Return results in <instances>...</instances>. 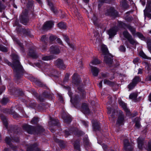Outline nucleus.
Returning a JSON list of instances; mask_svg holds the SVG:
<instances>
[{
    "instance_id": "6e6d98bb",
    "label": "nucleus",
    "mask_w": 151,
    "mask_h": 151,
    "mask_svg": "<svg viewBox=\"0 0 151 151\" xmlns=\"http://www.w3.org/2000/svg\"><path fill=\"white\" fill-rule=\"evenodd\" d=\"M147 149L149 151H151V142H149L148 143Z\"/></svg>"
},
{
    "instance_id": "20e7f679",
    "label": "nucleus",
    "mask_w": 151,
    "mask_h": 151,
    "mask_svg": "<svg viewBox=\"0 0 151 151\" xmlns=\"http://www.w3.org/2000/svg\"><path fill=\"white\" fill-rule=\"evenodd\" d=\"M133 149L132 143L129 142L128 140L125 139L124 141V150L125 151H131Z\"/></svg>"
},
{
    "instance_id": "39448f33",
    "label": "nucleus",
    "mask_w": 151,
    "mask_h": 151,
    "mask_svg": "<svg viewBox=\"0 0 151 151\" xmlns=\"http://www.w3.org/2000/svg\"><path fill=\"white\" fill-rule=\"evenodd\" d=\"M65 88L68 91V93L70 98V101L74 105L76 103L77 101L78 97L76 96L75 98H73L71 96L72 93L70 91V88L69 86H65Z\"/></svg>"
},
{
    "instance_id": "c9c22d12",
    "label": "nucleus",
    "mask_w": 151,
    "mask_h": 151,
    "mask_svg": "<svg viewBox=\"0 0 151 151\" xmlns=\"http://www.w3.org/2000/svg\"><path fill=\"white\" fill-rule=\"evenodd\" d=\"M58 26L60 28L65 29L66 28V24L63 22H61L58 24Z\"/></svg>"
},
{
    "instance_id": "7c9ffc66",
    "label": "nucleus",
    "mask_w": 151,
    "mask_h": 151,
    "mask_svg": "<svg viewBox=\"0 0 151 151\" xmlns=\"http://www.w3.org/2000/svg\"><path fill=\"white\" fill-rule=\"evenodd\" d=\"M74 148L77 150L80 151V148L79 142L78 141H76L73 143Z\"/></svg>"
},
{
    "instance_id": "4c0bfd02",
    "label": "nucleus",
    "mask_w": 151,
    "mask_h": 151,
    "mask_svg": "<svg viewBox=\"0 0 151 151\" xmlns=\"http://www.w3.org/2000/svg\"><path fill=\"white\" fill-rule=\"evenodd\" d=\"M38 118L37 117H34L31 120V123L32 124H37L38 122Z\"/></svg>"
},
{
    "instance_id": "f704fd0d",
    "label": "nucleus",
    "mask_w": 151,
    "mask_h": 151,
    "mask_svg": "<svg viewBox=\"0 0 151 151\" xmlns=\"http://www.w3.org/2000/svg\"><path fill=\"white\" fill-rule=\"evenodd\" d=\"M5 141L7 144L9 145L11 147H12L11 145L12 139L10 138L6 137V138Z\"/></svg>"
},
{
    "instance_id": "79ce46f5",
    "label": "nucleus",
    "mask_w": 151,
    "mask_h": 151,
    "mask_svg": "<svg viewBox=\"0 0 151 151\" xmlns=\"http://www.w3.org/2000/svg\"><path fill=\"white\" fill-rule=\"evenodd\" d=\"M135 85L134 84V83H133V82H132V83L129 84L128 86V88H129V90H131L135 86Z\"/></svg>"
},
{
    "instance_id": "37998d69",
    "label": "nucleus",
    "mask_w": 151,
    "mask_h": 151,
    "mask_svg": "<svg viewBox=\"0 0 151 151\" xmlns=\"http://www.w3.org/2000/svg\"><path fill=\"white\" fill-rule=\"evenodd\" d=\"M48 37V36L47 35H43L42 36L41 38V40L44 42H45V41L47 40Z\"/></svg>"
},
{
    "instance_id": "09e8293b",
    "label": "nucleus",
    "mask_w": 151,
    "mask_h": 151,
    "mask_svg": "<svg viewBox=\"0 0 151 151\" xmlns=\"http://www.w3.org/2000/svg\"><path fill=\"white\" fill-rule=\"evenodd\" d=\"M8 101V99L7 98H4L2 100L1 102L2 104H5Z\"/></svg>"
},
{
    "instance_id": "2eb2a0df",
    "label": "nucleus",
    "mask_w": 151,
    "mask_h": 151,
    "mask_svg": "<svg viewBox=\"0 0 151 151\" xmlns=\"http://www.w3.org/2000/svg\"><path fill=\"white\" fill-rule=\"evenodd\" d=\"M93 124V128L95 131L99 130L100 129V125L99 122L96 120H93L92 121Z\"/></svg>"
},
{
    "instance_id": "b1692460",
    "label": "nucleus",
    "mask_w": 151,
    "mask_h": 151,
    "mask_svg": "<svg viewBox=\"0 0 151 151\" xmlns=\"http://www.w3.org/2000/svg\"><path fill=\"white\" fill-rule=\"evenodd\" d=\"M138 96L137 93H131L129 96V98L133 100L134 101L136 102L137 101V98Z\"/></svg>"
},
{
    "instance_id": "774afa93",
    "label": "nucleus",
    "mask_w": 151,
    "mask_h": 151,
    "mask_svg": "<svg viewBox=\"0 0 151 151\" xmlns=\"http://www.w3.org/2000/svg\"><path fill=\"white\" fill-rule=\"evenodd\" d=\"M57 42L58 43H59L60 44H62V41L60 39H59V38L57 39Z\"/></svg>"
},
{
    "instance_id": "cd10ccee",
    "label": "nucleus",
    "mask_w": 151,
    "mask_h": 151,
    "mask_svg": "<svg viewBox=\"0 0 151 151\" xmlns=\"http://www.w3.org/2000/svg\"><path fill=\"white\" fill-rule=\"evenodd\" d=\"M48 5L50 7L51 10L54 13L56 14L57 13V10H55L53 7L52 4L49 0H47Z\"/></svg>"
},
{
    "instance_id": "412c9836",
    "label": "nucleus",
    "mask_w": 151,
    "mask_h": 151,
    "mask_svg": "<svg viewBox=\"0 0 151 151\" xmlns=\"http://www.w3.org/2000/svg\"><path fill=\"white\" fill-rule=\"evenodd\" d=\"M84 142L85 144V145L87 150L91 148V144L89 142L87 137H86L85 139L84 140Z\"/></svg>"
},
{
    "instance_id": "4be33fe9",
    "label": "nucleus",
    "mask_w": 151,
    "mask_h": 151,
    "mask_svg": "<svg viewBox=\"0 0 151 151\" xmlns=\"http://www.w3.org/2000/svg\"><path fill=\"white\" fill-rule=\"evenodd\" d=\"M143 140V139L140 137H139L137 139L138 147L139 149H142V148Z\"/></svg>"
},
{
    "instance_id": "dca6fc26",
    "label": "nucleus",
    "mask_w": 151,
    "mask_h": 151,
    "mask_svg": "<svg viewBox=\"0 0 151 151\" xmlns=\"http://www.w3.org/2000/svg\"><path fill=\"white\" fill-rule=\"evenodd\" d=\"M38 145L37 143H36L28 147L27 148V151H40V150L37 147Z\"/></svg>"
},
{
    "instance_id": "603ef678",
    "label": "nucleus",
    "mask_w": 151,
    "mask_h": 151,
    "mask_svg": "<svg viewBox=\"0 0 151 151\" xmlns=\"http://www.w3.org/2000/svg\"><path fill=\"white\" fill-rule=\"evenodd\" d=\"M69 131H70L69 129L68 130H65V137H68L70 135V133Z\"/></svg>"
},
{
    "instance_id": "8fccbe9b",
    "label": "nucleus",
    "mask_w": 151,
    "mask_h": 151,
    "mask_svg": "<svg viewBox=\"0 0 151 151\" xmlns=\"http://www.w3.org/2000/svg\"><path fill=\"white\" fill-rule=\"evenodd\" d=\"M56 39V37L53 35H51L50 37L49 40L50 41H52Z\"/></svg>"
},
{
    "instance_id": "5701e85b",
    "label": "nucleus",
    "mask_w": 151,
    "mask_h": 151,
    "mask_svg": "<svg viewBox=\"0 0 151 151\" xmlns=\"http://www.w3.org/2000/svg\"><path fill=\"white\" fill-rule=\"evenodd\" d=\"M118 102L120 105L123 109L127 112L129 111L127 108L126 104L124 102L120 99H119Z\"/></svg>"
},
{
    "instance_id": "f257e3e1",
    "label": "nucleus",
    "mask_w": 151,
    "mask_h": 151,
    "mask_svg": "<svg viewBox=\"0 0 151 151\" xmlns=\"http://www.w3.org/2000/svg\"><path fill=\"white\" fill-rule=\"evenodd\" d=\"M24 128L30 134H38L43 132L44 129L41 126H38L36 127L27 124L24 126Z\"/></svg>"
},
{
    "instance_id": "f03ea898",
    "label": "nucleus",
    "mask_w": 151,
    "mask_h": 151,
    "mask_svg": "<svg viewBox=\"0 0 151 151\" xmlns=\"http://www.w3.org/2000/svg\"><path fill=\"white\" fill-rule=\"evenodd\" d=\"M101 50L104 56V61L109 65H111L113 62V56L109 53L108 49L105 45H102Z\"/></svg>"
},
{
    "instance_id": "4468645a",
    "label": "nucleus",
    "mask_w": 151,
    "mask_h": 151,
    "mask_svg": "<svg viewBox=\"0 0 151 151\" xmlns=\"http://www.w3.org/2000/svg\"><path fill=\"white\" fill-rule=\"evenodd\" d=\"M50 51L51 53L54 54H57L60 52V50L56 46H52L50 49Z\"/></svg>"
},
{
    "instance_id": "58836bf2",
    "label": "nucleus",
    "mask_w": 151,
    "mask_h": 151,
    "mask_svg": "<svg viewBox=\"0 0 151 151\" xmlns=\"http://www.w3.org/2000/svg\"><path fill=\"white\" fill-rule=\"evenodd\" d=\"M100 62L98 59H94L91 62V63L92 65H97L99 64Z\"/></svg>"
},
{
    "instance_id": "338daca9",
    "label": "nucleus",
    "mask_w": 151,
    "mask_h": 151,
    "mask_svg": "<svg viewBox=\"0 0 151 151\" xmlns=\"http://www.w3.org/2000/svg\"><path fill=\"white\" fill-rule=\"evenodd\" d=\"M12 139L14 140V141L15 142H18L19 141V138L18 137L15 138L14 139L12 138Z\"/></svg>"
},
{
    "instance_id": "e433bc0d",
    "label": "nucleus",
    "mask_w": 151,
    "mask_h": 151,
    "mask_svg": "<svg viewBox=\"0 0 151 151\" xmlns=\"http://www.w3.org/2000/svg\"><path fill=\"white\" fill-rule=\"evenodd\" d=\"M147 42L148 49L150 52H151V41L150 39H149L147 40Z\"/></svg>"
},
{
    "instance_id": "f3484780",
    "label": "nucleus",
    "mask_w": 151,
    "mask_h": 151,
    "mask_svg": "<svg viewBox=\"0 0 151 151\" xmlns=\"http://www.w3.org/2000/svg\"><path fill=\"white\" fill-rule=\"evenodd\" d=\"M90 66L91 68V71L93 75L94 76H98L99 72V69L96 67H93L91 65H90Z\"/></svg>"
},
{
    "instance_id": "c756f323",
    "label": "nucleus",
    "mask_w": 151,
    "mask_h": 151,
    "mask_svg": "<svg viewBox=\"0 0 151 151\" xmlns=\"http://www.w3.org/2000/svg\"><path fill=\"white\" fill-rule=\"evenodd\" d=\"M141 81V79L138 76H136L133 79L132 82L133 83L136 85L137 83Z\"/></svg>"
},
{
    "instance_id": "69168bd1",
    "label": "nucleus",
    "mask_w": 151,
    "mask_h": 151,
    "mask_svg": "<svg viewBox=\"0 0 151 151\" xmlns=\"http://www.w3.org/2000/svg\"><path fill=\"white\" fill-rule=\"evenodd\" d=\"M82 124L84 125L86 127L88 126V122L84 121H83L82 122Z\"/></svg>"
},
{
    "instance_id": "bf43d9fd",
    "label": "nucleus",
    "mask_w": 151,
    "mask_h": 151,
    "mask_svg": "<svg viewBox=\"0 0 151 151\" xmlns=\"http://www.w3.org/2000/svg\"><path fill=\"white\" fill-rule=\"evenodd\" d=\"M135 126L137 128H139L140 127V123L138 121H136L135 122Z\"/></svg>"
},
{
    "instance_id": "6e6552de",
    "label": "nucleus",
    "mask_w": 151,
    "mask_h": 151,
    "mask_svg": "<svg viewBox=\"0 0 151 151\" xmlns=\"http://www.w3.org/2000/svg\"><path fill=\"white\" fill-rule=\"evenodd\" d=\"M106 14L112 16H116L118 15V12L113 7H110L109 9L107 10Z\"/></svg>"
},
{
    "instance_id": "052dcab7",
    "label": "nucleus",
    "mask_w": 151,
    "mask_h": 151,
    "mask_svg": "<svg viewBox=\"0 0 151 151\" xmlns=\"http://www.w3.org/2000/svg\"><path fill=\"white\" fill-rule=\"evenodd\" d=\"M139 58H137L134 59L133 62V63L134 64H136L137 63H138L139 62Z\"/></svg>"
},
{
    "instance_id": "c03bdc74",
    "label": "nucleus",
    "mask_w": 151,
    "mask_h": 151,
    "mask_svg": "<svg viewBox=\"0 0 151 151\" xmlns=\"http://www.w3.org/2000/svg\"><path fill=\"white\" fill-rule=\"evenodd\" d=\"M136 34L137 36L139 38L141 39L142 40L144 39L145 38L144 36L141 33L139 32H137L136 33Z\"/></svg>"
},
{
    "instance_id": "72a5a7b5",
    "label": "nucleus",
    "mask_w": 151,
    "mask_h": 151,
    "mask_svg": "<svg viewBox=\"0 0 151 151\" xmlns=\"http://www.w3.org/2000/svg\"><path fill=\"white\" fill-rule=\"evenodd\" d=\"M123 34L124 36L127 39L132 36L127 31H124L123 32Z\"/></svg>"
},
{
    "instance_id": "c85d7f7f",
    "label": "nucleus",
    "mask_w": 151,
    "mask_h": 151,
    "mask_svg": "<svg viewBox=\"0 0 151 151\" xmlns=\"http://www.w3.org/2000/svg\"><path fill=\"white\" fill-rule=\"evenodd\" d=\"M92 20H93V23L95 25H98L99 20L95 16H93Z\"/></svg>"
},
{
    "instance_id": "7ed1b4c3",
    "label": "nucleus",
    "mask_w": 151,
    "mask_h": 151,
    "mask_svg": "<svg viewBox=\"0 0 151 151\" xmlns=\"http://www.w3.org/2000/svg\"><path fill=\"white\" fill-rule=\"evenodd\" d=\"M12 57L14 60L12 68L14 69V71L17 72L18 71L19 69L21 68L22 66L19 61V58L18 55L16 54H13Z\"/></svg>"
},
{
    "instance_id": "de8ad7c7",
    "label": "nucleus",
    "mask_w": 151,
    "mask_h": 151,
    "mask_svg": "<svg viewBox=\"0 0 151 151\" xmlns=\"http://www.w3.org/2000/svg\"><path fill=\"white\" fill-rule=\"evenodd\" d=\"M104 83L105 84H106L110 86L112 84V83L111 81L106 79L104 80Z\"/></svg>"
},
{
    "instance_id": "393cba45",
    "label": "nucleus",
    "mask_w": 151,
    "mask_h": 151,
    "mask_svg": "<svg viewBox=\"0 0 151 151\" xmlns=\"http://www.w3.org/2000/svg\"><path fill=\"white\" fill-rule=\"evenodd\" d=\"M29 56L34 58H37L38 56L35 51L33 50H30L29 52Z\"/></svg>"
},
{
    "instance_id": "473e14b6",
    "label": "nucleus",
    "mask_w": 151,
    "mask_h": 151,
    "mask_svg": "<svg viewBox=\"0 0 151 151\" xmlns=\"http://www.w3.org/2000/svg\"><path fill=\"white\" fill-rule=\"evenodd\" d=\"M127 40L129 41V43L132 45H136L137 44L136 41L133 38L132 36L130 37Z\"/></svg>"
},
{
    "instance_id": "aec40b11",
    "label": "nucleus",
    "mask_w": 151,
    "mask_h": 151,
    "mask_svg": "<svg viewBox=\"0 0 151 151\" xmlns=\"http://www.w3.org/2000/svg\"><path fill=\"white\" fill-rule=\"evenodd\" d=\"M0 117L3 122L4 125L6 128H7L8 123L6 118L2 114H0Z\"/></svg>"
},
{
    "instance_id": "f8f14e48",
    "label": "nucleus",
    "mask_w": 151,
    "mask_h": 151,
    "mask_svg": "<svg viewBox=\"0 0 151 151\" xmlns=\"http://www.w3.org/2000/svg\"><path fill=\"white\" fill-rule=\"evenodd\" d=\"M55 65L60 69H64L65 68L63 60L60 59H58L55 61Z\"/></svg>"
},
{
    "instance_id": "0eeeda50",
    "label": "nucleus",
    "mask_w": 151,
    "mask_h": 151,
    "mask_svg": "<svg viewBox=\"0 0 151 151\" xmlns=\"http://www.w3.org/2000/svg\"><path fill=\"white\" fill-rule=\"evenodd\" d=\"M151 6V1H148L147 2V5L146 9L144 10V13L145 14H146L148 17L151 18V14L147 13H151V9L150 7Z\"/></svg>"
},
{
    "instance_id": "0e129e2a",
    "label": "nucleus",
    "mask_w": 151,
    "mask_h": 151,
    "mask_svg": "<svg viewBox=\"0 0 151 151\" xmlns=\"http://www.w3.org/2000/svg\"><path fill=\"white\" fill-rule=\"evenodd\" d=\"M5 89V87L4 86H3L2 88L0 89V94H1L3 91Z\"/></svg>"
},
{
    "instance_id": "6ab92c4d",
    "label": "nucleus",
    "mask_w": 151,
    "mask_h": 151,
    "mask_svg": "<svg viewBox=\"0 0 151 151\" xmlns=\"http://www.w3.org/2000/svg\"><path fill=\"white\" fill-rule=\"evenodd\" d=\"M81 111L85 114L89 113V110L86 104L84 103L83 104L81 107Z\"/></svg>"
},
{
    "instance_id": "bb28decb",
    "label": "nucleus",
    "mask_w": 151,
    "mask_h": 151,
    "mask_svg": "<svg viewBox=\"0 0 151 151\" xmlns=\"http://www.w3.org/2000/svg\"><path fill=\"white\" fill-rule=\"evenodd\" d=\"M5 112H7V113L11 114L13 115V116L14 118H16L18 116L17 114L14 111H10L9 109H5Z\"/></svg>"
},
{
    "instance_id": "423d86ee",
    "label": "nucleus",
    "mask_w": 151,
    "mask_h": 151,
    "mask_svg": "<svg viewBox=\"0 0 151 151\" xmlns=\"http://www.w3.org/2000/svg\"><path fill=\"white\" fill-rule=\"evenodd\" d=\"M119 116L116 122V125L118 126L124 124V115L122 114V112L119 111Z\"/></svg>"
},
{
    "instance_id": "5fc2aeb1",
    "label": "nucleus",
    "mask_w": 151,
    "mask_h": 151,
    "mask_svg": "<svg viewBox=\"0 0 151 151\" xmlns=\"http://www.w3.org/2000/svg\"><path fill=\"white\" fill-rule=\"evenodd\" d=\"M126 48L124 46L122 45L120 47L119 50L122 52H125V51Z\"/></svg>"
},
{
    "instance_id": "4d7b16f0",
    "label": "nucleus",
    "mask_w": 151,
    "mask_h": 151,
    "mask_svg": "<svg viewBox=\"0 0 151 151\" xmlns=\"http://www.w3.org/2000/svg\"><path fill=\"white\" fill-rule=\"evenodd\" d=\"M108 114H110V116H111V117H114V114H111V108H108Z\"/></svg>"
},
{
    "instance_id": "a19ab883",
    "label": "nucleus",
    "mask_w": 151,
    "mask_h": 151,
    "mask_svg": "<svg viewBox=\"0 0 151 151\" xmlns=\"http://www.w3.org/2000/svg\"><path fill=\"white\" fill-rule=\"evenodd\" d=\"M139 55L145 59H148L147 57L145 54V53L142 51H140L139 53Z\"/></svg>"
},
{
    "instance_id": "a878e982",
    "label": "nucleus",
    "mask_w": 151,
    "mask_h": 151,
    "mask_svg": "<svg viewBox=\"0 0 151 151\" xmlns=\"http://www.w3.org/2000/svg\"><path fill=\"white\" fill-rule=\"evenodd\" d=\"M63 37L64 40L70 47L72 48L73 49H74L75 48V46L74 45L72 44H70V43L69 42V39L68 38V37L66 35H64Z\"/></svg>"
},
{
    "instance_id": "9d476101",
    "label": "nucleus",
    "mask_w": 151,
    "mask_h": 151,
    "mask_svg": "<svg viewBox=\"0 0 151 151\" xmlns=\"http://www.w3.org/2000/svg\"><path fill=\"white\" fill-rule=\"evenodd\" d=\"M118 30V28L117 27H114L109 29L108 31V34L109 35V38H111L116 34Z\"/></svg>"
},
{
    "instance_id": "1a4fd4ad",
    "label": "nucleus",
    "mask_w": 151,
    "mask_h": 151,
    "mask_svg": "<svg viewBox=\"0 0 151 151\" xmlns=\"http://www.w3.org/2000/svg\"><path fill=\"white\" fill-rule=\"evenodd\" d=\"M121 24L122 27L124 28V29L126 28L128 29L132 35H134L135 34L136 30L134 28L129 25H126L122 22H121Z\"/></svg>"
},
{
    "instance_id": "ea45409f",
    "label": "nucleus",
    "mask_w": 151,
    "mask_h": 151,
    "mask_svg": "<svg viewBox=\"0 0 151 151\" xmlns=\"http://www.w3.org/2000/svg\"><path fill=\"white\" fill-rule=\"evenodd\" d=\"M78 89L79 91L81 92L80 93L84 97L86 94V92H85L83 88L80 87H78Z\"/></svg>"
},
{
    "instance_id": "a211bd4d",
    "label": "nucleus",
    "mask_w": 151,
    "mask_h": 151,
    "mask_svg": "<svg viewBox=\"0 0 151 151\" xmlns=\"http://www.w3.org/2000/svg\"><path fill=\"white\" fill-rule=\"evenodd\" d=\"M62 117L65 122L67 123H69L72 121L70 116L68 115L63 114L62 115Z\"/></svg>"
},
{
    "instance_id": "ddd939ff",
    "label": "nucleus",
    "mask_w": 151,
    "mask_h": 151,
    "mask_svg": "<svg viewBox=\"0 0 151 151\" xmlns=\"http://www.w3.org/2000/svg\"><path fill=\"white\" fill-rule=\"evenodd\" d=\"M53 25V23L52 21H47L45 23L43 26V29L45 30L50 29L52 27Z\"/></svg>"
},
{
    "instance_id": "2f4dec72",
    "label": "nucleus",
    "mask_w": 151,
    "mask_h": 151,
    "mask_svg": "<svg viewBox=\"0 0 151 151\" xmlns=\"http://www.w3.org/2000/svg\"><path fill=\"white\" fill-rule=\"evenodd\" d=\"M54 58V56L52 55L46 56L43 57L42 60H49Z\"/></svg>"
},
{
    "instance_id": "49530a36",
    "label": "nucleus",
    "mask_w": 151,
    "mask_h": 151,
    "mask_svg": "<svg viewBox=\"0 0 151 151\" xmlns=\"http://www.w3.org/2000/svg\"><path fill=\"white\" fill-rule=\"evenodd\" d=\"M73 132H74L75 134L78 135H81L83 134V132L80 131H77L76 132L75 131H73Z\"/></svg>"
},
{
    "instance_id": "e2e57ef3",
    "label": "nucleus",
    "mask_w": 151,
    "mask_h": 151,
    "mask_svg": "<svg viewBox=\"0 0 151 151\" xmlns=\"http://www.w3.org/2000/svg\"><path fill=\"white\" fill-rule=\"evenodd\" d=\"M101 76L103 78H105L108 76V74L107 73H102Z\"/></svg>"
},
{
    "instance_id": "3c124183",
    "label": "nucleus",
    "mask_w": 151,
    "mask_h": 151,
    "mask_svg": "<svg viewBox=\"0 0 151 151\" xmlns=\"http://www.w3.org/2000/svg\"><path fill=\"white\" fill-rule=\"evenodd\" d=\"M69 76H70V74L69 73H67L66 74L65 76V78L64 80V82H66L67 81H68V78H69Z\"/></svg>"
},
{
    "instance_id": "9b49d317",
    "label": "nucleus",
    "mask_w": 151,
    "mask_h": 151,
    "mask_svg": "<svg viewBox=\"0 0 151 151\" xmlns=\"http://www.w3.org/2000/svg\"><path fill=\"white\" fill-rule=\"evenodd\" d=\"M81 81L80 77L77 73H75L72 76V82L75 85H78Z\"/></svg>"
},
{
    "instance_id": "680f3d73",
    "label": "nucleus",
    "mask_w": 151,
    "mask_h": 151,
    "mask_svg": "<svg viewBox=\"0 0 151 151\" xmlns=\"http://www.w3.org/2000/svg\"><path fill=\"white\" fill-rule=\"evenodd\" d=\"M5 9V6L0 2V12H1L2 9Z\"/></svg>"
},
{
    "instance_id": "a18cd8bd",
    "label": "nucleus",
    "mask_w": 151,
    "mask_h": 151,
    "mask_svg": "<svg viewBox=\"0 0 151 151\" xmlns=\"http://www.w3.org/2000/svg\"><path fill=\"white\" fill-rule=\"evenodd\" d=\"M0 50L4 52H6L7 51V48L1 45H0Z\"/></svg>"
},
{
    "instance_id": "13d9d810",
    "label": "nucleus",
    "mask_w": 151,
    "mask_h": 151,
    "mask_svg": "<svg viewBox=\"0 0 151 151\" xmlns=\"http://www.w3.org/2000/svg\"><path fill=\"white\" fill-rule=\"evenodd\" d=\"M20 21L21 23L24 25H26L27 22V19L24 20L22 19L21 17L20 18Z\"/></svg>"
},
{
    "instance_id": "864d4df0",
    "label": "nucleus",
    "mask_w": 151,
    "mask_h": 151,
    "mask_svg": "<svg viewBox=\"0 0 151 151\" xmlns=\"http://www.w3.org/2000/svg\"><path fill=\"white\" fill-rule=\"evenodd\" d=\"M16 41H17V44H19V46H20L21 50H22V52H23L24 51V49H23V45H22V43L20 42H19V41H17V40Z\"/></svg>"
}]
</instances>
